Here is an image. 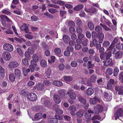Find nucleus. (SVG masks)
<instances>
[{"label": "nucleus", "instance_id": "14", "mask_svg": "<svg viewBox=\"0 0 123 123\" xmlns=\"http://www.w3.org/2000/svg\"><path fill=\"white\" fill-rule=\"evenodd\" d=\"M18 65V63L15 61H13L10 62L9 64V67L11 68L16 67Z\"/></svg>", "mask_w": 123, "mask_h": 123}, {"label": "nucleus", "instance_id": "36", "mask_svg": "<svg viewBox=\"0 0 123 123\" xmlns=\"http://www.w3.org/2000/svg\"><path fill=\"white\" fill-rule=\"evenodd\" d=\"M0 18L2 19H5L8 22H11L12 20L9 18L7 16L5 15H1L0 16Z\"/></svg>", "mask_w": 123, "mask_h": 123}, {"label": "nucleus", "instance_id": "46", "mask_svg": "<svg viewBox=\"0 0 123 123\" xmlns=\"http://www.w3.org/2000/svg\"><path fill=\"white\" fill-rule=\"evenodd\" d=\"M37 89L39 90H42L44 89V86L43 84L40 83L38 84L37 87Z\"/></svg>", "mask_w": 123, "mask_h": 123}, {"label": "nucleus", "instance_id": "9", "mask_svg": "<svg viewBox=\"0 0 123 123\" xmlns=\"http://www.w3.org/2000/svg\"><path fill=\"white\" fill-rule=\"evenodd\" d=\"M115 89L117 92H118V94L119 95L123 94V86L117 85L115 88Z\"/></svg>", "mask_w": 123, "mask_h": 123}, {"label": "nucleus", "instance_id": "41", "mask_svg": "<svg viewBox=\"0 0 123 123\" xmlns=\"http://www.w3.org/2000/svg\"><path fill=\"white\" fill-rule=\"evenodd\" d=\"M116 47L119 50H122L123 49V44L118 43L116 45Z\"/></svg>", "mask_w": 123, "mask_h": 123}, {"label": "nucleus", "instance_id": "11", "mask_svg": "<svg viewBox=\"0 0 123 123\" xmlns=\"http://www.w3.org/2000/svg\"><path fill=\"white\" fill-rule=\"evenodd\" d=\"M76 109V108L74 106L72 105L69 107L68 110L70 111V114L72 116H74L76 115L75 111Z\"/></svg>", "mask_w": 123, "mask_h": 123}, {"label": "nucleus", "instance_id": "23", "mask_svg": "<svg viewBox=\"0 0 123 123\" xmlns=\"http://www.w3.org/2000/svg\"><path fill=\"white\" fill-rule=\"evenodd\" d=\"M28 25L27 24L24 23L21 27L22 31H27L28 30Z\"/></svg>", "mask_w": 123, "mask_h": 123}, {"label": "nucleus", "instance_id": "12", "mask_svg": "<svg viewBox=\"0 0 123 123\" xmlns=\"http://www.w3.org/2000/svg\"><path fill=\"white\" fill-rule=\"evenodd\" d=\"M96 49L97 50H99V52L101 54L104 53L103 52L105 51L104 48L101 47V45L100 43L98 44L97 45Z\"/></svg>", "mask_w": 123, "mask_h": 123}, {"label": "nucleus", "instance_id": "37", "mask_svg": "<svg viewBox=\"0 0 123 123\" xmlns=\"http://www.w3.org/2000/svg\"><path fill=\"white\" fill-rule=\"evenodd\" d=\"M40 64L41 66L43 68L46 67L47 66V62L43 60H42L40 61Z\"/></svg>", "mask_w": 123, "mask_h": 123}, {"label": "nucleus", "instance_id": "40", "mask_svg": "<svg viewBox=\"0 0 123 123\" xmlns=\"http://www.w3.org/2000/svg\"><path fill=\"white\" fill-rule=\"evenodd\" d=\"M51 1L54 3L56 4L57 3L58 4L60 5H64L65 4V3L64 1L61 0H58L57 2L55 0H52Z\"/></svg>", "mask_w": 123, "mask_h": 123}, {"label": "nucleus", "instance_id": "64", "mask_svg": "<svg viewBox=\"0 0 123 123\" xmlns=\"http://www.w3.org/2000/svg\"><path fill=\"white\" fill-rule=\"evenodd\" d=\"M27 50L31 54H32L34 52V49L31 47H29L28 48Z\"/></svg>", "mask_w": 123, "mask_h": 123}, {"label": "nucleus", "instance_id": "19", "mask_svg": "<svg viewBox=\"0 0 123 123\" xmlns=\"http://www.w3.org/2000/svg\"><path fill=\"white\" fill-rule=\"evenodd\" d=\"M63 78L65 81L68 82L71 81L73 79V77L70 76H63Z\"/></svg>", "mask_w": 123, "mask_h": 123}, {"label": "nucleus", "instance_id": "58", "mask_svg": "<svg viewBox=\"0 0 123 123\" xmlns=\"http://www.w3.org/2000/svg\"><path fill=\"white\" fill-rule=\"evenodd\" d=\"M101 119V117L99 116L96 115L92 117L91 118V120H93L96 119L100 120Z\"/></svg>", "mask_w": 123, "mask_h": 123}, {"label": "nucleus", "instance_id": "6", "mask_svg": "<svg viewBox=\"0 0 123 123\" xmlns=\"http://www.w3.org/2000/svg\"><path fill=\"white\" fill-rule=\"evenodd\" d=\"M94 111L96 114H98L100 112L102 111L103 110V106L100 105H97L96 106L94 107Z\"/></svg>", "mask_w": 123, "mask_h": 123}, {"label": "nucleus", "instance_id": "2", "mask_svg": "<svg viewBox=\"0 0 123 123\" xmlns=\"http://www.w3.org/2000/svg\"><path fill=\"white\" fill-rule=\"evenodd\" d=\"M115 119L116 120L120 117L123 116V110L121 108H118L114 114Z\"/></svg>", "mask_w": 123, "mask_h": 123}, {"label": "nucleus", "instance_id": "30", "mask_svg": "<svg viewBox=\"0 0 123 123\" xmlns=\"http://www.w3.org/2000/svg\"><path fill=\"white\" fill-rule=\"evenodd\" d=\"M42 114L41 113H39L36 114L35 115L34 118L35 120H38L42 117Z\"/></svg>", "mask_w": 123, "mask_h": 123}, {"label": "nucleus", "instance_id": "59", "mask_svg": "<svg viewBox=\"0 0 123 123\" xmlns=\"http://www.w3.org/2000/svg\"><path fill=\"white\" fill-rule=\"evenodd\" d=\"M119 70L117 68H115L114 69V75L115 76H117L118 75Z\"/></svg>", "mask_w": 123, "mask_h": 123}, {"label": "nucleus", "instance_id": "15", "mask_svg": "<svg viewBox=\"0 0 123 123\" xmlns=\"http://www.w3.org/2000/svg\"><path fill=\"white\" fill-rule=\"evenodd\" d=\"M85 10L86 12L90 13H94L96 11V9L93 7H91L89 9L85 8Z\"/></svg>", "mask_w": 123, "mask_h": 123}, {"label": "nucleus", "instance_id": "44", "mask_svg": "<svg viewBox=\"0 0 123 123\" xmlns=\"http://www.w3.org/2000/svg\"><path fill=\"white\" fill-rule=\"evenodd\" d=\"M75 31H70V33H71V37L72 39L73 40L76 39V36L75 33Z\"/></svg>", "mask_w": 123, "mask_h": 123}, {"label": "nucleus", "instance_id": "21", "mask_svg": "<svg viewBox=\"0 0 123 123\" xmlns=\"http://www.w3.org/2000/svg\"><path fill=\"white\" fill-rule=\"evenodd\" d=\"M9 78L11 82H12L14 81L15 80L16 77L14 74L11 73L9 75Z\"/></svg>", "mask_w": 123, "mask_h": 123}, {"label": "nucleus", "instance_id": "32", "mask_svg": "<svg viewBox=\"0 0 123 123\" xmlns=\"http://www.w3.org/2000/svg\"><path fill=\"white\" fill-rule=\"evenodd\" d=\"M54 100L57 104H59L60 102L61 99L60 97L58 96H54Z\"/></svg>", "mask_w": 123, "mask_h": 123}, {"label": "nucleus", "instance_id": "51", "mask_svg": "<svg viewBox=\"0 0 123 123\" xmlns=\"http://www.w3.org/2000/svg\"><path fill=\"white\" fill-rule=\"evenodd\" d=\"M65 65L62 63L60 64L58 66V68L60 71H63L65 68Z\"/></svg>", "mask_w": 123, "mask_h": 123}, {"label": "nucleus", "instance_id": "49", "mask_svg": "<svg viewBox=\"0 0 123 123\" xmlns=\"http://www.w3.org/2000/svg\"><path fill=\"white\" fill-rule=\"evenodd\" d=\"M5 73V70L0 65V73L2 74L1 75L2 78H3Z\"/></svg>", "mask_w": 123, "mask_h": 123}, {"label": "nucleus", "instance_id": "1", "mask_svg": "<svg viewBox=\"0 0 123 123\" xmlns=\"http://www.w3.org/2000/svg\"><path fill=\"white\" fill-rule=\"evenodd\" d=\"M41 102L42 104L49 108L52 106V102L49 100V98L47 97H44L41 99Z\"/></svg>", "mask_w": 123, "mask_h": 123}, {"label": "nucleus", "instance_id": "43", "mask_svg": "<svg viewBox=\"0 0 123 123\" xmlns=\"http://www.w3.org/2000/svg\"><path fill=\"white\" fill-rule=\"evenodd\" d=\"M104 79L102 78H100L97 80V83L99 85H102L104 83L103 80Z\"/></svg>", "mask_w": 123, "mask_h": 123}, {"label": "nucleus", "instance_id": "25", "mask_svg": "<svg viewBox=\"0 0 123 123\" xmlns=\"http://www.w3.org/2000/svg\"><path fill=\"white\" fill-rule=\"evenodd\" d=\"M113 73L112 69L110 68H108L106 70V74L109 75H111Z\"/></svg>", "mask_w": 123, "mask_h": 123}, {"label": "nucleus", "instance_id": "22", "mask_svg": "<svg viewBox=\"0 0 123 123\" xmlns=\"http://www.w3.org/2000/svg\"><path fill=\"white\" fill-rule=\"evenodd\" d=\"M53 85L58 86H60L63 85V84L61 81L55 80L53 82Z\"/></svg>", "mask_w": 123, "mask_h": 123}, {"label": "nucleus", "instance_id": "3", "mask_svg": "<svg viewBox=\"0 0 123 123\" xmlns=\"http://www.w3.org/2000/svg\"><path fill=\"white\" fill-rule=\"evenodd\" d=\"M111 52L109 51L108 53H107L106 52L101 54L100 55V57L101 60H105V59L111 58Z\"/></svg>", "mask_w": 123, "mask_h": 123}, {"label": "nucleus", "instance_id": "27", "mask_svg": "<svg viewBox=\"0 0 123 123\" xmlns=\"http://www.w3.org/2000/svg\"><path fill=\"white\" fill-rule=\"evenodd\" d=\"M15 75L18 77L21 76V73L20 70L18 68H16L14 70Z\"/></svg>", "mask_w": 123, "mask_h": 123}, {"label": "nucleus", "instance_id": "42", "mask_svg": "<svg viewBox=\"0 0 123 123\" xmlns=\"http://www.w3.org/2000/svg\"><path fill=\"white\" fill-rule=\"evenodd\" d=\"M88 26L90 30H93L94 28V26L93 24L91 22H89L88 23Z\"/></svg>", "mask_w": 123, "mask_h": 123}, {"label": "nucleus", "instance_id": "28", "mask_svg": "<svg viewBox=\"0 0 123 123\" xmlns=\"http://www.w3.org/2000/svg\"><path fill=\"white\" fill-rule=\"evenodd\" d=\"M48 120L49 123H57L58 122V120L55 117L49 118Z\"/></svg>", "mask_w": 123, "mask_h": 123}, {"label": "nucleus", "instance_id": "29", "mask_svg": "<svg viewBox=\"0 0 123 123\" xmlns=\"http://www.w3.org/2000/svg\"><path fill=\"white\" fill-rule=\"evenodd\" d=\"M84 113V112L82 110H79L77 112L76 114L78 117H81L83 116Z\"/></svg>", "mask_w": 123, "mask_h": 123}, {"label": "nucleus", "instance_id": "48", "mask_svg": "<svg viewBox=\"0 0 123 123\" xmlns=\"http://www.w3.org/2000/svg\"><path fill=\"white\" fill-rule=\"evenodd\" d=\"M54 52L55 55H58L61 53V50L59 48H57L55 49Z\"/></svg>", "mask_w": 123, "mask_h": 123}, {"label": "nucleus", "instance_id": "17", "mask_svg": "<svg viewBox=\"0 0 123 123\" xmlns=\"http://www.w3.org/2000/svg\"><path fill=\"white\" fill-rule=\"evenodd\" d=\"M104 95V99L105 101H109L111 100L112 97L109 95L107 92H105Z\"/></svg>", "mask_w": 123, "mask_h": 123}, {"label": "nucleus", "instance_id": "61", "mask_svg": "<svg viewBox=\"0 0 123 123\" xmlns=\"http://www.w3.org/2000/svg\"><path fill=\"white\" fill-rule=\"evenodd\" d=\"M2 12L3 13L7 15H9L11 14L10 12L4 9L2 11Z\"/></svg>", "mask_w": 123, "mask_h": 123}, {"label": "nucleus", "instance_id": "45", "mask_svg": "<svg viewBox=\"0 0 123 123\" xmlns=\"http://www.w3.org/2000/svg\"><path fill=\"white\" fill-rule=\"evenodd\" d=\"M79 100L80 102L83 103V104H85L86 103V100L82 97H79Z\"/></svg>", "mask_w": 123, "mask_h": 123}, {"label": "nucleus", "instance_id": "55", "mask_svg": "<svg viewBox=\"0 0 123 123\" xmlns=\"http://www.w3.org/2000/svg\"><path fill=\"white\" fill-rule=\"evenodd\" d=\"M33 60L35 61V62H38V56L36 54H34L32 55Z\"/></svg>", "mask_w": 123, "mask_h": 123}, {"label": "nucleus", "instance_id": "47", "mask_svg": "<svg viewBox=\"0 0 123 123\" xmlns=\"http://www.w3.org/2000/svg\"><path fill=\"white\" fill-rule=\"evenodd\" d=\"M23 64L25 66L28 65H29V62L27 59L26 58L23 59L22 60Z\"/></svg>", "mask_w": 123, "mask_h": 123}, {"label": "nucleus", "instance_id": "5", "mask_svg": "<svg viewBox=\"0 0 123 123\" xmlns=\"http://www.w3.org/2000/svg\"><path fill=\"white\" fill-rule=\"evenodd\" d=\"M27 97L28 98L30 101H34L37 99L36 95L33 93H31L28 94Z\"/></svg>", "mask_w": 123, "mask_h": 123}, {"label": "nucleus", "instance_id": "50", "mask_svg": "<svg viewBox=\"0 0 123 123\" xmlns=\"http://www.w3.org/2000/svg\"><path fill=\"white\" fill-rule=\"evenodd\" d=\"M88 42V40L86 38L83 39L82 41V43L83 46H86L87 44V43Z\"/></svg>", "mask_w": 123, "mask_h": 123}, {"label": "nucleus", "instance_id": "13", "mask_svg": "<svg viewBox=\"0 0 123 123\" xmlns=\"http://www.w3.org/2000/svg\"><path fill=\"white\" fill-rule=\"evenodd\" d=\"M45 74L46 77L48 78H50V77L52 75V70L50 67H49L47 70L46 71Z\"/></svg>", "mask_w": 123, "mask_h": 123}, {"label": "nucleus", "instance_id": "57", "mask_svg": "<svg viewBox=\"0 0 123 123\" xmlns=\"http://www.w3.org/2000/svg\"><path fill=\"white\" fill-rule=\"evenodd\" d=\"M92 35V39H95L98 36V34L95 31H93Z\"/></svg>", "mask_w": 123, "mask_h": 123}, {"label": "nucleus", "instance_id": "38", "mask_svg": "<svg viewBox=\"0 0 123 123\" xmlns=\"http://www.w3.org/2000/svg\"><path fill=\"white\" fill-rule=\"evenodd\" d=\"M63 39L64 42L67 43L69 41L70 38L67 35H64L63 36Z\"/></svg>", "mask_w": 123, "mask_h": 123}, {"label": "nucleus", "instance_id": "24", "mask_svg": "<svg viewBox=\"0 0 123 123\" xmlns=\"http://www.w3.org/2000/svg\"><path fill=\"white\" fill-rule=\"evenodd\" d=\"M84 7V5L82 4H80L75 6L74 8V11H78L82 9Z\"/></svg>", "mask_w": 123, "mask_h": 123}, {"label": "nucleus", "instance_id": "7", "mask_svg": "<svg viewBox=\"0 0 123 123\" xmlns=\"http://www.w3.org/2000/svg\"><path fill=\"white\" fill-rule=\"evenodd\" d=\"M103 60L104 61L102 62L104 63V65L105 66H107L109 65L111 66L113 65V63L112 62V60L111 58Z\"/></svg>", "mask_w": 123, "mask_h": 123}, {"label": "nucleus", "instance_id": "16", "mask_svg": "<svg viewBox=\"0 0 123 123\" xmlns=\"http://www.w3.org/2000/svg\"><path fill=\"white\" fill-rule=\"evenodd\" d=\"M123 54V53L122 51H118L115 54V57L117 59H120L122 57Z\"/></svg>", "mask_w": 123, "mask_h": 123}, {"label": "nucleus", "instance_id": "53", "mask_svg": "<svg viewBox=\"0 0 123 123\" xmlns=\"http://www.w3.org/2000/svg\"><path fill=\"white\" fill-rule=\"evenodd\" d=\"M31 34V32H29L28 33L25 35V37L29 39H32L33 37V36Z\"/></svg>", "mask_w": 123, "mask_h": 123}, {"label": "nucleus", "instance_id": "20", "mask_svg": "<svg viewBox=\"0 0 123 123\" xmlns=\"http://www.w3.org/2000/svg\"><path fill=\"white\" fill-rule=\"evenodd\" d=\"M98 100L97 98L96 97H94L93 98H90L89 102L92 104H97Z\"/></svg>", "mask_w": 123, "mask_h": 123}, {"label": "nucleus", "instance_id": "54", "mask_svg": "<svg viewBox=\"0 0 123 123\" xmlns=\"http://www.w3.org/2000/svg\"><path fill=\"white\" fill-rule=\"evenodd\" d=\"M17 51L21 57H22L23 56V52L21 49L19 48H18L17 49Z\"/></svg>", "mask_w": 123, "mask_h": 123}, {"label": "nucleus", "instance_id": "8", "mask_svg": "<svg viewBox=\"0 0 123 123\" xmlns=\"http://www.w3.org/2000/svg\"><path fill=\"white\" fill-rule=\"evenodd\" d=\"M3 57L5 60H9L11 58V55L10 53L7 51H4L2 54Z\"/></svg>", "mask_w": 123, "mask_h": 123}, {"label": "nucleus", "instance_id": "4", "mask_svg": "<svg viewBox=\"0 0 123 123\" xmlns=\"http://www.w3.org/2000/svg\"><path fill=\"white\" fill-rule=\"evenodd\" d=\"M3 48L4 49L9 52L12 51L13 49L12 46L11 44L8 43L4 44Z\"/></svg>", "mask_w": 123, "mask_h": 123}, {"label": "nucleus", "instance_id": "35", "mask_svg": "<svg viewBox=\"0 0 123 123\" xmlns=\"http://www.w3.org/2000/svg\"><path fill=\"white\" fill-rule=\"evenodd\" d=\"M20 94L23 96H26L28 94V92L25 89L21 90L19 92Z\"/></svg>", "mask_w": 123, "mask_h": 123}, {"label": "nucleus", "instance_id": "10", "mask_svg": "<svg viewBox=\"0 0 123 123\" xmlns=\"http://www.w3.org/2000/svg\"><path fill=\"white\" fill-rule=\"evenodd\" d=\"M98 33V37L99 39L98 42L100 43H102L103 41V39L104 38V34L101 31H96Z\"/></svg>", "mask_w": 123, "mask_h": 123}, {"label": "nucleus", "instance_id": "63", "mask_svg": "<svg viewBox=\"0 0 123 123\" xmlns=\"http://www.w3.org/2000/svg\"><path fill=\"white\" fill-rule=\"evenodd\" d=\"M71 65L73 67H76L78 65L77 62L75 61H73L71 62Z\"/></svg>", "mask_w": 123, "mask_h": 123}, {"label": "nucleus", "instance_id": "18", "mask_svg": "<svg viewBox=\"0 0 123 123\" xmlns=\"http://www.w3.org/2000/svg\"><path fill=\"white\" fill-rule=\"evenodd\" d=\"M92 41L90 42V46L91 47H92L93 46H96L97 45L98 41L96 39H93Z\"/></svg>", "mask_w": 123, "mask_h": 123}, {"label": "nucleus", "instance_id": "62", "mask_svg": "<svg viewBox=\"0 0 123 123\" xmlns=\"http://www.w3.org/2000/svg\"><path fill=\"white\" fill-rule=\"evenodd\" d=\"M43 84L46 86H49L50 85L51 83L50 81L48 80H45L43 82Z\"/></svg>", "mask_w": 123, "mask_h": 123}, {"label": "nucleus", "instance_id": "39", "mask_svg": "<svg viewBox=\"0 0 123 123\" xmlns=\"http://www.w3.org/2000/svg\"><path fill=\"white\" fill-rule=\"evenodd\" d=\"M77 32L78 34V38L80 39L83 40L84 38L83 35L81 33L82 31H77Z\"/></svg>", "mask_w": 123, "mask_h": 123}, {"label": "nucleus", "instance_id": "26", "mask_svg": "<svg viewBox=\"0 0 123 123\" xmlns=\"http://www.w3.org/2000/svg\"><path fill=\"white\" fill-rule=\"evenodd\" d=\"M108 49L109 51H111V52L112 51V53L113 54H114V53L117 51V49L115 48L113 46H112V45H111L109 47Z\"/></svg>", "mask_w": 123, "mask_h": 123}, {"label": "nucleus", "instance_id": "34", "mask_svg": "<svg viewBox=\"0 0 123 123\" xmlns=\"http://www.w3.org/2000/svg\"><path fill=\"white\" fill-rule=\"evenodd\" d=\"M69 96L70 98L72 99H74L76 97V95L73 92H68Z\"/></svg>", "mask_w": 123, "mask_h": 123}, {"label": "nucleus", "instance_id": "56", "mask_svg": "<svg viewBox=\"0 0 123 123\" xmlns=\"http://www.w3.org/2000/svg\"><path fill=\"white\" fill-rule=\"evenodd\" d=\"M110 45L109 42L107 41H105L103 43V46L107 48Z\"/></svg>", "mask_w": 123, "mask_h": 123}, {"label": "nucleus", "instance_id": "52", "mask_svg": "<svg viewBox=\"0 0 123 123\" xmlns=\"http://www.w3.org/2000/svg\"><path fill=\"white\" fill-rule=\"evenodd\" d=\"M75 20L76 22V24L78 25H81L82 21L79 18H75Z\"/></svg>", "mask_w": 123, "mask_h": 123}, {"label": "nucleus", "instance_id": "31", "mask_svg": "<svg viewBox=\"0 0 123 123\" xmlns=\"http://www.w3.org/2000/svg\"><path fill=\"white\" fill-rule=\"evenodd\" d=\"M97 76L95 74H93L92 75L90 78V81L92 82H94L97 79Z\"/></svg>", "mask_w": 123, "mask_h": 123}, {"label": "nucleus", "instance_id": "60", "mask_svg": "<svg viewBox=\"0 0 123 123\" xmlns=\"http://www.w3.org/2000/svg\"><path fill=\"white\" fill-rule=\"evenodd\" d=\"M31 19L32 20L36 21L39 19L38 17L35 16H32L31 17Z\"/></svg>", "mask_w": 123, "mask_h": 123}, {"label": "nucleus", "instance_id": "33", "mask_svg": "<svg viewBox=\"0 0 123 123\" xmlns=\"http://www.w3.org/2000/svg\"><path fill=\"white\" fill-rule=\"evenodd\" d=\"M87 92L88 95H91L94 92L93 89L91 87H89L87 90Z\"/></svg>", "mask_w": 123, "mask_h": 123}]
</instances>
